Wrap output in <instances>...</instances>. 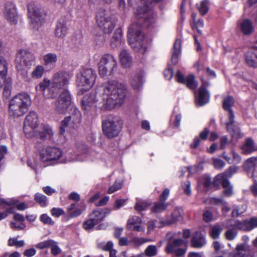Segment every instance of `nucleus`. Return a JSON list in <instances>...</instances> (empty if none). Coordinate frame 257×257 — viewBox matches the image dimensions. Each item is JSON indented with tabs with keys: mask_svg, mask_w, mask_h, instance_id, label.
I'll use <instances>...</instances> for the list:
<instances>
[{
	"mask_svg": "<svg viewBox=\"0 0 257 257\" xmlns=\"http://www.w3.org/2000/svg\"><path fill=\"white\" fill-rule=\"evenodd\" d=\"M187 87L190 89L195 90L197 87V83L195 81V77L192 74H190L187 76L185 79V83Z\"/></svg>",
	"mask_w": 257,
	"mask_h": 257,
	"instance_id": "c03bdc74",
	"label": "nucleus"
},
{
	"mask_svg": "<svg viewBox=\"0 0 257 257\" xmlns=\"http://www.w3.org/2000/svg\"><path fill=\"white\" fill-rule=\"evenodd\" d=\"M50 212L52 215L55 217H59L65 214V211L60 208L54 207L51 209Z\"/></svg>",
	"mask_w": 257,
	"mask_h": 257,
	"instance_id": "680f3d73",
	"label": "nucleus"
},
{
	"mask_svg": "<svg viewBox=\"0 0 257 257\" xmlns=\"http://www.w3.org/2000/svg\"><path fill=\"white\" fill-rule=\"evenodd\" d=\"M222 230V226L218 224H216L211 227L209 233L212 238L216 239L219 237Z\"/></svg>",
	"mask_w": 257,
	"mask_h": 257,
	"instance_id": "37998d69",
	"label": "nucleus"
},
{
	"mask_svg": "<svg viewBox=\"0 0 257 257\" xmlns=\"http://www.w3.org/2000/svg\"><path fill=\"white\" fill-rule=\"evenodd\" d=\"M96 224L93 219L90 218L83 223V227L86 230H88L93 228Z\"/></svg>",
	"mask_w": 257,
	"mask_h": 257,
	"instance_id": "e2e57ef3",
	"label": "nucleus"
},
{
	"mask_svg": "<svg viewBox=\"0 0 257 257\" xmlns=\"http://www.w3.org/2000/svg\"><path fill=\"white\" fill-rule=\"evenodd\" d=\"M243 168L247 172H252L253 170L257 168V157H252L247 159L244 163Z\"/></svg>",
	"mask_w": 257,
	"mask_h": 257,
	"instance_id": "4c0bfd02",
	"label": "nucleus"
},
{
	"mask_svg": "<svg viewBox=\"0 0 257 257\" xmlns=\"http://www.w3.org/2000/svg\"><path fill=\"white\" fill-rule=\"evenodd\" d=\"M181 48V40L179 39H177L174 45V51L171 58V61L174 65H176L178 62L179 55L180 54Z\"/></svg>",
	"mask_w": 257,
	"mask_h": 257,
	"instance_id": "e433bc0d",
	"label": "nucleus"
},
{
	"mask_svg": "<svg viewBox=\"0 0 257 257\" xmlns=\"http://www.w3.org/2000/svg\"><path fill=\"white\" fill-rule=\"evenodd\" d=\"M96 21L99 27L105 33H110L114 26L115 23L109 13L104 9H99L96 14Z\"/></svg>",
	"mask_w": 257,
	"mask_h": 257,
	"instance_id": "9b49d317",
	"label": "nucleus"
},
{
	"mask_svg": "<svg viewBox=\"0 0 257 257\" xmlns=\"http://www.w3.org/2000/svg\"><path fill=\"white\" fill-rule=\"evenodd\" d=\"M18 202V200L14 198H10L8 199L0 198V205L11 206L17 204Z\"/></svg>",
	"mask_w": 257,
	"mask_h": 257,
	"instance_id": "13d9d810",
	"label": "nucleus"
},
{
	"mask_svg": "<svg viewBox=\"0 0 257 257\" xmlns=\"http://www.w3.org/2000/svg\"><path fill=\"white\" fill-rule=\"evenodd\" d=\"M176 233H169L167 235L168 239L165 250L168 253H173V251L179 248L184 242L181 239L175 238Z\"/></svg>",
	"mask_w": 257,
	"mask_h": 257,
	"instance_id": "6ab92c4d",
	"label": "nucleus"
},
{
	"mask_svg": "<svg viewBox=\"0 0 257 257\" xmlns=\"http://www.w3.org/2000/svg\"><path fill=\"white\" fill-rule=\"evenodd\" d=\"M53 243V240L50 239L38 243L36 245V247L39 249H44L49 247Z\"/></svg>",
	"mask_w": 257,
	"mask_h": 257,
	"instance_id": "bf43d9fd",
	"label": "nucleus"
},
{
	"mask_svg": "<svg viewBox=\"0 0 257 257\" xmlns=\"http://www.w3.org/2000/svg\"><path fill=\"white\" fill-rule=\"evenodd\" d=\"M71 76L66 72L59 71L54 74L51 83V87L54 88L55 93L60 89L69 84Z\"/></svg>",
	"mask_w": 257,
	"mask_h": 257,
	"instance_id": "2eb2a0df",
	"label": "nucleus"
},
{
	"mask_svg": "<svg viewBox=\"0 0 257 257\" xmlns=\"http://www.w3.org/2000/svg\"><path fill=\"white\" fill-rule=\"evenodd\" d=\"M131 84L134 89H139L143 85L142 75L140 74L135 75L131 79Z\"/></svg>",
	"mask_w": 257,
	"mask_h": 257,
	"instance_id": "a19ab883",
	"label": "nucleus"
},
{
	"mask_svg": "<svg viewBox=\"0 0 257 257\" xmlns=\"http://www.w3.org/2000/svg\"><path fill=\"white\" fill-rule=\"evenodd\" d=\"M97 75L95 71L91 68H84L81 74L77 77L76 80L78 88V93L82 94L83 92L91 88L95 82Z\"/></svg>",
	"mask_w": 257,
	"mask_h": 257,
	"instance_id": "39448f33",
	"label": "nucleus"
},
{
	"mask_svg": "<svg viewBox=\"0 0 257 257\" xmlns=\"http://www.w3.org/2000/svg\"><path fill=\"white\" fill-rule=\"evenodd\" d=\"M53 136V132L51 127L48 125H44L42 131L39 129L34 137H38L42 140H47L51 139Z\"/></svg>",
	"mask_w": 257,
	"mask_h": 257,
	"instance_id": "c756f323",
	"label": "nucleus"
},
{
	"mask_svg": "<svg viewBox=\"0 0 257 257\" xmlns=\"http://www.w3.org/2000/svg\"><path fill=\"white\" fill-rule=\"evenodd\" d=\"M238 170V167L231 166L227 169L224 172L219 174L216 176L214 179V184L216 185L218 182L222 184V187H226L229 185V181L227 178L231 177Z\"/></svg>",
	"mask_w": 257,
	"mask_h": 257,
	"instance_id": "a211bd4d",
	"label": "nucleus"
},
{
	"mask_svg": "<svg viewBox=\"0 0 257 257\" xmlns=\"http://www.w3.org/2000/svg\"><path fill=\"white\" fill-rule=\"evenodd\" d=\"M8 73V65L6 60L4 58H0V89L2 88L6 81Z\"/></svg>",
	"mask_w": 257,
	"mask_h": 257,
	"instance_id": "c85d7f7f",
	"label": "nucleus"
},
{
	"mask_svg": "<svg viewBox=\"0 0 257 257\" xmlns=\"http://www.w3.org/2000/svg\"><path fill=\"white\" fill-rule=\"evenodd\" d=\"M238 26L241 32L245 35H249L253 31L252 23L248 19L238 21Z\"/></svg>",
	"mask_w": 257,
	"mask_h": 257,
	"instance_id": "393cba45",
	"label": "nucleus"
},
{
	"mask_svg": "<svg viewBox=\"0 0 257 257\" xmlns=\"http://www.w3.org/2000/svg\"><path fill=\"white\" fill-rule=\"evenodd\" d=\"M78 148L80 154L77 155V156L74 158H72L71 161H82L85 160V157L88 151L87 147L83 144H81L78 146Z\"/></svg>",
	"mask_w": 257,
	"mask_h": 257,
	"instance_id": "ea45409f",
	"label": "nucleus"
},
{
	"mask_svg": "<svg viewBox=\"0 0 257 257\" xmlns=\"http://www.w3.org/2000/svg\"><path fill=\"white\" fill-rule=\"evenodd\" d=\"M4 15L5 19L11 24L15 25L18 22V15L15 5L7 3L5 6Z\"/></svg>",
	"mask_w": 257,
	"mask_h": 257,
	"instance_id": "aec40b11",
	"label": "nucleus"
},
{
	"mask_svg": "<svg viewBox=\"0 0 257 257\" xmlns=\"http://www.w3.org/2000/svg\"><path fill=\"white\" fill-rule=\"evenodd\" d=\"M202 85L198 90V93L196 94V103L199 106H203L208 103L209 100V95L207 90L204 88V86L208 84L207 82L204 81L203 78H201Z\"/></svg>",
	"mask_w": 257,
	"mask_h": 257,
	"instance_id": "412c9836",
	"label": "nucleus"
},
{
	"mask_svg": "<svg viewBox=\"0 0 257 257\" xmlns=\"http://www.w3.org/2000/svg\"><path fill=\"white\" fill-rule=\"evenodd\" d=\"M116 60L110 54H105L102 56L98 63V72L100 77L110 76L116 66Z\"/></svg>",
	"mask_w": 257,
	"mask_h": 257,
	"instance_id": "6e6552de",
	"label": "nucleus"
},
{
	"mask_svg": "<svg viewBox=\"0 0 257 257\" xmlns=\"http://www.w3.org/2000/svg\"><path fill=\"white\" fill-rule=\"evenodd\" d=\"M214 168L217 169H222L225 166V162L219 159H214L213 160Z\"/></svg>",
	"mask_w": 257,
	"mask_h": 257,
	"instance_id": "0e129e2a",
	"label": "nucleus"
},
{
	"mask_svg": "<svg viewBox=\"0 0 257 257\" xmlns=\"http://www.w3.org/2000/svg\"><path fill=\"white\" fill-rule=\"evenodd\" d=\"M119 59L122 66L130 68L132 63V58L129 53L125 50H122L119 54Z\"/></svg>",
	"mask_w": 257,
	"mask_h": 257,
	"instance_id": "473e14b6",
	"label": "nucleus"
},
{
	"mask_svg": "<svg viewBox=\"0 0 257 257\" xmlns=\"http://www.w3.org/2000/svg\"><path fill=\"white\" fill-rule=\"evenodd\" d=\"M34 199L41 207H45L47 204V198L42 194L37 193L34 196Z\"/></svg>",
	"mask_w": 257,
	"mask_h": 257,
	"instance_id": "a18cd8bd",
	"label": "nucleus"
},
{
	"mask_svg": "<svg viewBox=\"0 0 257 257\" xmlns=\"http://www.w3.org/2000/svg\"><path fill=\"white\" fill-rule=\"evenodd\" d=\"M110 212V210L107 209H103L100 210H95L90 215V218L93 219V220L97 224L106 216V215L108 214Z\"/></svg>",
	"mask_w": 257,
	"mask_h": 257,
	"instance_id": "f704fd0d",
	"label": "nucleus"
},
{
	"mask_svg": "<svg viewBox=\"0 0 257 257\" xmlns=\"http://www.w3.org/2000/svg\"><path fill=\"white\" fill-rule=\"evenodd\" d=\"M162 0H128V3L131 6L133 5L135 1L138 4V7L135 11V14L138 19H142L144 24L147 27H151L157 21L156 13L153 11L151 7L153 2H159Z\"/></svg>",
	"mask_w": 257,
	"mask_h": 257,
	"instance_id": "f03ea898",
	"label": "nucleus"
},
{
	"mask_svg": "<svg viewBox=\"0 0 257 257\" xmlns=\"http://www.w3.org/2000/svg\"><path fill=\"white\" fill-rule=\"evenodd\" d=\"M226 127L227 132L230 134L232 137L231 143L233 145L235 144L234 140L241 138L243 137V134L241 133L239 128L235 124L234 115L231 113L230 118H228V121L226 123Z\"/></svg>",
	"mask_w": 257,
	"mask_h": 257,
	"instance_id": "dca6fc26",
	"label": "nucleus"
},
{
	"mask_svg": "<svg viewBox=\"0 0 257 257\" xmlns=\"http://www.w3.org/2000/svg\"><path fill=\"white\" fill-rule=\"evenodd\" d=\"M246 209L245 205H241L240 206H236L232 211V216L233 217L238 216L240 214L243 213Z\"/></svg>",
	"mask_w": 257,
	"mask_h": 257,
	"instance_id": "864d4df0",
	"label": "nucleus"
},
{
	"mask_svg": "<svg viewBox=\"0 0 257 257\" xmlns=\"http://www.w3.org/2000/svg\"><path fill=\"white\" fill-rule=\"evenodd\" d=\"M167 206L168 204L164 202H157L152 207V211L155 213L161 212L166 210Z\"/></svg>",
	"mask_w": 257,
	"mask_h": 257,
	"instance_id": "de8ad7c7",
	"label": "nucleus"
},
{
	"mask_svg": "<svg viewBox=\"0 0 257 257\" xmlns=\"http://www.w3.org/2000/svg\"><path fill=\"white\" fill-rule=\"evenodd\" d=\"M203 218L205 222H209L212 220L213 215L211 212L208 210H206L203 214Z\"/></svg>",
	"mask_w": 257,
	"mask_h": 257,
	"instance_id": "69168bd1",
	"label": "nucleus"
},
{
	"mask_svg": "<svg viewBox=\"0 0 257 257\" xmlns=\"http://www.w3.org/2000/svg\"><path fill=\"white\" fill-rule=\"evenodd\" d=\"M234 100L231 96H228L224 99L223 107L224 109L228 111V117L230 118L231 113L234 115L231 107L234 105Z\"/></svg>",
	"mask_w": 257,
	"mask_h": 257,
	"instance_id": "58836bf2",
	"label": "nucleus"
},
{
	"mask_svg": "<svg viewBox=\"0 0 257 257\" xmlns=\"http://www.w3.org/2000/svg\"><path fill=\"white\" fill-rule=\"evenodd\" d=\"M36 58L34 55L26 49L18 50L15 57L16 68L19 72L29 69L34 65Z\"/></svg>",
	"mask_w": 257,
	"mask_h": 257,
	"instance_id": "423d86ee",
	"label": "nucleus"
},
{
	"mask_svg": "<svg viewBox=\"0 0 257 257\" xmlns=\"http://www.w3.org/2000/svg\"><path fill=\"white\" fill-rule=\"evenodd\" d=\"M96 92L88 93L81 100L82 109L86 113L94 111L96 107L112 109L120 107L123 102L125 87L121 83L115 80L108 81L97 88Z\"/></svg>",
	"mask_w": 257,
	"mask_h": 257,
	"instance_id": "f257e3e1",
	"label": "nucleus"
},
{
	"mask_svg": "<svg viewBox=\"0 0 257 257\" xmlns=\"http://www.w3.org/2000/svg\"><path fill=\"white\" fill-rule=\"evenodd\" d=\"M23 129L28 138L36 136L39 129L38 117L36 112H30L27 115L24 120Z\"/></svg>",
	"mask_w": 257,
	"mask_h": 257,
	"instance_id": "ddd939ff",
	"label": "nucleus"
},
{
	"mask_svg": "<svg viewBox=\"0 0 257 257\" xmlns=\"http://www.w3.org/2000/svg\"><path fill=\"white\" fill-rule=\"evenodd\" d=\"M234 224V222L231 225V227H232V229H228L225 233V236L227 240H233L237 235V232L235 229L238 228L233 226Z\"/></svg>",
	"mask_w": 257,
	"mask_h": 257,
	"instance_id": "09e8293b",
	"label": "nucleus"
},
{
	"mask_svg": "<svg viewBox=\"0 0 257 257\" xmlns=\"http://www.w3.org/2000/svg\"><path fill=\"white\" fill-rule=\"evenodd\" d=\"M70 115L66 117L62 121L60 127V133L63 135L65 132V127H77L81 122V114L75 105H72L69 111Z\"/></svg>",
	"mask_w": 257,
	"mask_h": 257,
	"instance_id": "9d476101",
	"label": "nucleus"
},
{
	"mask_svg": "<svg viewBox=\"0 0 257 257\" xmlns=\"http://www.w3.org/2000/svg\"><path fill=\"white\" fill-rule=\"evenodd\" d=\"M198 11L201 15H205L208 11V2L206 0L202 1L200 6L197 7Z\"/></svg>",
	"mask_w": 257,
	"mask_h": 257,
	"instance_id": "3c124183",
	"label": "nucleus"
},
{
	"mask_svg": "<svg viewBox=\"0 0 257 257\" xmlns=\"http://www.w3.org/2000/svg\"><path fill=\"white\" fill-rule=\"evenodd\" d=\"M149 206V204L146 201L137 199L135 209L137 211H141L146 209Z\"/></svg>",
	"mask_w": 257,
	"mask_h": 257,
	"instance_id": "8fccbe9b",
	"label": "nucleus"
},
{
	"mask_svg": "<svg viewBox=\"0 0 257 257\" xmlns=\"http://www.w3.org/2000/svg\"><path fill=\"white\" fill-rule=\"evenodd\" d=\"M164 226H166V224H165L164 219H161L159 221L157 220L150 221L148 222V232L150 233L156 227L161 228Z\"/></svg>",
	"mask_w": 257,
	"mask_h": 257,
	"instance_id": "79ce46f5",
	"label": "nucleus"
},
{
	"mask_svg": "<svg viewBox=\"0 0 257 257\" xmlns=\"http://www.w3.org/2000/svg\"><path fill=\"white\" fill-rule=\"evenodd\" d=\"M141 219L137 216H134L129 218L127 222V228L128 230L141 231L142 230L141 227Z\"/></svg>",
	"mask_w": 257,
	"mask_h": 257,
	"instance_id": "cd10ccee",
	"label": "nucleus"
},
{
	"mask_svg": "<svg viewBox=\"0 0 257 257\" xmlns=\"http://www.w3.org/2000/svg\"><path fill=\"white\" fill-rule=\"evenodd\" d=\"M8 244L9 246H15L17 247H22L25 245L24 240H18L16 238H10L9 239Z\"/></svg>",
	"mask_w": 257,
	"mask_h": 257,
	"instance_id": "6e6d98bb",
	"label": "nucleus"
},
{
	"mask_svg": "<svg viewBox=\"0 0 257 257\" xmlns=\"http://www.w3.org/2000/svg\"><path fill=\"white\" fill-rule=\"evenodd\" d=\"M122 125V121L118 117L109 118L102 123L103 133L109 139L116 137L120 132Z\"/></svg>",
	"mask_w": 257,
	"mask_h": 257,
	"instance_id": "1a4fd4ad",
	"label": "nucleus"
},
{
	"mask_svg": "<svg viewBox=\"0 0 257 257\" xmlns=\"http://www.w3.org/2000/svg\"><path fill=\"white\" fill-rule=\"evenodd\" d=\"M40 160L43 163H51L59 160L62 156V151L57 147L44 146L39 150Z\"/></svg>",
	"mask_w": 257,
	"mask_h": 257,
	"instance_id": "f8f14e48",
	"label": "nucleus"
},
{
	"mask_svg": "<svg viewBox=\"0 0 257 257\" xmlns=\"http://www.w3.org/2000/svg\"><path fill=\"white\" fill-rule=\"evenodd\" d=\"M31 104L30 96L25 93L15 96L10 101L9 114L14 117L23 115Z\"/></svg>",
	"mask_w": 257,
	"mask_h": 257,
	"instance_id": "7ed1b4c3",
	"label": "nucleus"
},
{
	"mask_svg": "<svg viewBox=\"0 0 257 257\" xmlns=\"http://www.w3.org/2000/svg\"><path fill=\"white\" fill-rule=\"evenodd\" d=\"M127 38L129 45L135 51L141 54L145 53L146 47L144 42V35L137 24L131 26L128 30Z\"/></svg>",
	"mask_w": 257,
	"mask_h": 257,
	"instance_id": "20e7f679",
	"label": "nucleus"
},
{
	"mask_svg": "<svg viewBox=\"0 0 257 257\" xmlns=\"http://www.w3.org/2000/svg\"><path fill=\"white\" fill-rule=\"evenodd\" d=\"M40 220L44 224L53 225L54 224L52 218L46 214H42L40 217Z\"/></svg>",
	"mask_w": 257,
	"mask_h": 257,
	"instance_id": "052dcab7",
	"label": "nucleus"
},
{
	"mask_svg": "<svg viewBox=\"0 0 257 257\" xmlns=\"http://www.w3.org/2000/svg\"><path fill=\"white\" fill-rule=\"evenodd\" d=\"M44 72V67L42 65L37 66L31 73L32 77L35 79H38L43 75Z\"/></svg>",
	"mask_w": 257,
	"mask_h": 257,
	"instance_id": "49530a36",
	"label": "nucleus"
},
{
	"mask_svg": "<svg viewBox=\"0 0 257 257\" xmlns=\"http://www.w3.org/2000/svg\"><path fill=\"white\" fill-rule=\"evenodd\" d=\"M247 64L252 68H257V46L252 47L245 54Z\"/></svg>",
	"mask_w": 257,
	"mask_h": 257,
	"instance_id": "5701e85b",
	"label": "nucleus"
},
{
	"mask_svg": "<svg viewBox=\"0 0 257 257\" xmlns=\"http://www.w3.org/2000/svg\"><path fill=\"white\" fill-rule=\"evenodd\" d=\"M151 239L139 237L137 236L133 237L131 239V242L136 246H140L144 243L151 241Z\"/></svg>",
	"mask_w": 257,
	"mask_h": 257,
	"instance_id": "603ef678",
	"label": "nucleus"
},
{
	"mask_svg": "<svg viewBox=\"0 0 257 257\" xmlns=\"http://www.w3.org/2000/svg\"><path fill=\"white\" fill-rule=\"evenodd\" d=\"M58 57L56 54L49 53L43 56L44 65L46 67L53 68L57 61Z\"/></svg>",
	"mask_w": 257,
	"mask_h": 257,
	"instance_id": "7c9ffc66",
	"label": "nucleus"
},
{
	"mask_svg": "<svg viewBox=\"0 0 257 257\" xmlns=\"http://www.w3.org/2000/svg\"><path fill=\"white\" fill-rule=\"evenodd\" d=\"M50 247H51V253L56 255L61 252V249L57 245L56 242L53 241V243Z\"/></svg>",
	"mask_w": 257,
	"mask_h": 257,
	"instance_id": "338daca9",
	"label": "nucleus"
},
{
	"mask_svg": "<svg viewBox=\"0 0 257 257\" xmlns=\"http://www.w3.org/2000/svg\"><path fill=\"white\" fill-rule=\"evenodd\" d=\"M257 257V250L251 251L250 246L247 243H242L236 245L232 257Z\"/></svg>",
	"mask_w": 257,
	"mask_h": 257,
	"instance_id": "f3484780",
	"label": "nucleus"
},
{
	"mask_svg": "<svg viewBox=\"0 0 257 257\" xmlns=\"http://www.w3.org/2000/svg\"><path fill=\"white\" fill-rule=\"evenodd\" d=\"M182 216V210L179 207L174 209L171 213V216H167L166 218L164 219L165 224L170 225L176 223L179 220Z\"/></svg>",
	"mask_w": 257,
	"mask_h": 257,
	"instance_id": "a878e982",
	"label": "nucleus"
},
{
	"mask_svg": "<svg viewBox=\"0 0 257 257\" xmlns=\"http://www.w3.org/2000/svg\"><path fill=\"white\" fill-rule=\"evenodd\" d=\"M122 187V182L121 181H116L114 184L111 186L108 189L107 193L111 194L120 189Z\"/></svg>",
	"mask_w": 257,
	"mask_h": 257,
	"instance_id": "4d7b16f0",
	"label": "nucleus"
},
{
	"mask_svg": "<svg viewBox=\"0 0 257 257\" xmlns=\"http://www.w3.org/2000/svg\"><path fill=\"white\" fill-rule=\"evenodd\" d=\"M28 17L30 27L33 30H38L44 23L40 8L34 2H31L28 5Z\"/></svg>",
	"mask_w": 257,
	"mask_h": 257,
	"instance_id": "0eeeda50",
	"label": "nucleus"
},
{
	"mask_svg": "<svg viewBox=\"0 0 257 257\" xmlns=\"http://www.w3.org/2000/svg\"><path fill=\"white\" fill-rule=\"evenodd\" d=\"M67 33V28L65 23L63 22H59L55 30V36L59 39H63Z\"/></svg>",
	"mask_w": 257,
	"mask_h": 257,
	"instance_id": "72a5a7b5",
	"label": "nucleus"
},
{
	"mask_svg": "<svg viewBox=\"0 0 257 257\" xmlns=\"http://www.w3.org/2000/svg\"><path fill=\"white\" fill-rule=\"evenodd\" d=\"M191 245L195 248H201L206 244L205 237L200 232H196L193 236Z\"/></svg>",
	"mask_w": 257,
	"mask_h": 257,
	"instance_id": "bb28decb",
	"label": "nucleus"
},
{
	"mask_svg": "<svg viewBox=\"0 0 257 257\" xmlns=\"http://www.w3.org/2000/svg\"><path fill=\"white\" fill-rule=\"evenodd\" d=\"M72 105H75L72 102L70 94L67 90L62 92L55 104V111L59 114H62L66 112L70 107L72 108Z\"/></svg>",
	"mask_w": 257,
	"mask_h": 257,
	"instance_id": "4468645a",
	"label": "nucleus"
},
{
	"mask_svg": "<svg viewBox=\"0 0 257 257\" xmlns=\"http://www.w3.org/2000/svg\"><path fill=\"white\" fill-rule=\"evenodd\" d=\"M51 81L50 82L49 79L45 78L36 87V89L37 91L42 92L46 98L53 97L55 96V92L54 88L51 87Z\"/></svg>",
	"mask_w": 257,
	"mask_h": 257,
	"instance_id": "4be33fe9",
	"label": "nucleus"
},
{
	"mask_svg": "<svg viewBox=\"0 0 257 257\" xmlns=\"http://www.w3.org/2000/svg\"><path fill=\"white\" fill-rule=\"evenodd\" d=\"M241 149L243 154H248L257 151V145L254 143L251 138H248L242 146Z\"/></svg>",
	"mask_w": 257,
	"mask_h": 257,
	"instance_id": "2f4dec72",
	"label": "nucleus"
},
{
	"mask_svg": "<svg viewBox=\"0 0 257 257\" xmlns=\"http://www.w3.org/2000/svg\"><path fill=\"white\" fill-rule=\"evenodd\" d=\"M233 226L241 230H250L257 227V218H252L249 221H240L236 220L234 221Z\"/></svg>",
	"mask_w": 257,
	"mask_h": 257,
	"instance_id": "b1692460",
	"label": "nucleus"
},
{
	"mask_svg": "<svg viewBox=\"0 0 257 257\" xmlns=\"http://www.w3.org/2000/svg\"><path fill=\"white\" fill-rule=\"evenodd\" d=\"M145 252L149 257L154 256L157 253V248L155 245H149L145 249Z\"/></svg>",
	"mask_w": 257,
	"mask_h": 257,
	"instance_id": "5fc2aeb1",
	"label": "nucleus"
},
{
	"mask_svg": "<svg viewBox=\"0 0 257 257\" xmlns=\"http://www.w3.org/2000/svg\"><path fill=\"white\" fill-rule=\"evenodd\" d=\"M122 32L120 29H117L110 41V45L112 48L118 47L120 46L122 40Z\"/></svg>",
	"mask_w": 257,
	"mask_h": 257,
	"instance_id": "c9c22d12",
	"label": "nucleus"
},
{
	"mask_svg": "<svg viewBox=\"0 0 257 257\" xmlns=\"http://www.w3.org/2000/svg\"><path fill=\"white\" fill-rule=\"evenodd\" d=\"M182 187L185 194H186L188 195H190L191 194V189L190 188V183L189 181H187L186 182H185L182 185Z\"/></svg>",
	"mask_w": 257,
	"mask_h": 257,
	"instance_id": "774afa93",
	"label": "nucleus"
}]
</instances>
